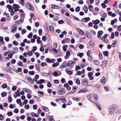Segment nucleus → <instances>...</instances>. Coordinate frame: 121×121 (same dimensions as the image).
Returning <instances> with one entry per match:
<instances>
[{
	"label": "nucleus",
	"mask_w": 121,
	"mask_h": 121,
	"mask_svg": "<svg viewBox=\"0 0 121 121\" xmlns=\"http://www.w3.org/2000/svg\"><path fill=\"white\" fill-rule=\"evenodd\" d=\"M93 97L95 101H97L98 99V95L95 94H93Z\"/></svg>",
	"instance_id": "nucleus-17"
},
{
	"label": "nucleus",
	"mask_w": 121,
	"mask_h": 121,
	"mask_svg": "<svg viewBox=\"0 0 121 121\" xmlns=\"http://www.w3.org/2000/svg\"><path fill=\"white\" fill-rule=\"evenodd\" d=\"M114 37V33L113 32L111 34V36L109 37V38L110 39H113Z\"/></svg>",
	"instance_id": "nucleus-39"
},
{
	"label": "nucleus",
	"mask_w": 121,
	"mask_h": 121,
	"mask_svg": "<svg viewBox=\"0 0 121 121\" xmlns=\"http://www.w3.org/2000/svg\"><path fill=\"white\" fill-rule=\"evenodd\" d=\"M59 65V62H57L56 63L53 64L52 65V67H56L57 66H58Z\"/></svg>",
	"instance_id": "nucleus-27"
},
{
	"label": "nucleus",
	"mask_w": 121,
	"mask_h": 121,
	"mask_svg": "<svg viewBox=\"0 0 121 121\" xmlns=\"http://www.w3.org/2000/svg\"><path fill=\"white\" fill-rule=\"evenodd\" d=\"M32 51H29L27 53V55L29 56H31L33 54V53L32 52Z\"/></svg>",
	"instance_id": "nucleus-47"
},
{
	"label": "nucleus",
	"mask_w": 121,
	"mask_h": 121,
	"mask_svg": "<svg viewBox=\"0 0 121 121\" xmlns=\"http://www.w3.org/2000/svg\"><path fill=\"white\" fill-rule=\"evenodd\" d=\"M77 87L76 86H73V91H72V92L71 93H75L76 91H75V90L76 89H77Z\"/></svg>",
	"instance_id": "nucleus-37"
},
{
	"label": "nucleus",
	"mask_w": 121,
	"mask_h": 121,
	"mask_svg": "<svg viewBox=\"0 0 121 121\" xmlns=\"http://www.w3.org/2000/svg\"><path fill=\"white\" fill-rule=\"evenodd\" d=\"M88 99L92 103H94V101L92 100L93 98L91 94H88L87 96Z\"/></svg>",
	"instance_id": "nucleus-12"
},
{
	"label": "nucleus",
	"mask_w": 121,
	"mask_h": 121,
	"mask_svg": "<svg viewBox=\"0 0 121 121\" xmlns=\"http://www.w3.org/2000/svg\"><path fill=\"white\" fill-rule=\"evenodd\" d=\"M37 49V47L36 46H34L33 47V49L31 50V51L35 52V51Z\"/></svg>",
	"instance_id": "nucleus-42"
},
{
	"label": "nucleus",
	"mask_w": 121,
	"mask_h": 121,
	"mask_svg": "<svg viewBox=\"0 0 121 121\" xmlns=\"http://www.w3.org/2000/svg\"><path fill=\"white\" fill-rule=\"evenodd\" d=\"M26 31L25 29H23L21 31V33L22 34H24L26 33Z\"/></svg>",
	"instance_id": "nucleus-62"
},
{
	"label": "nucleus",
	"mask_w": 121,
	"mask_h": 121,
	"mask_svg": "<svg viewBox=\"0 0 121 121\" xmlns=\"http://www.w3.org/2000/svg\"><path fill=\"white\" fill-rule=\"evenodd\" d=\"M65 93V90L63 88H61L57 91V93L59 95H61Z\"/></svg>",
	"instance_id": "nucleus-3"
},
{
	"label": "nucleus",
	"mask_w": 121,
	"mask_h": 121,
	"mask_svg": "<svg viewBox=\"0 0 121 121\" xmlns=\"http://www.w3.org/2000/svg\"><path fill=\"white\" fill-rule=\"evenodd\" d=\"M52 50L55 53H57L58 52L57 50L55 48H53L52 49Z\"/></svg>",
	"instance_id": "nucleus-60"
},
{
	"label": "nucleus",
	"mask_w": 121,
	"mask_h": 121,
	"mask_svg": "<svg viewBox=\"0 0 121 121\" xmlns=\"http://www.w3.org/2000/svg\"><path fill=\"white\" fill-rule=\"evenodd\" d=\"M20 7L17 4H14L13 5V8L14 9L15 12L19 10Z\"/></svg>",
	"instance_id": "nucleus-2"
},
{
	"label": "nucleus",
	"mask_w": 121,
	"mask_h": 121,
	"mask_svg": "<svg viewBox=\"0 0 121 121\" xmlns=\"http://www.w3.org/2000/svg\"><path fill=\"white\" fill-rule=\"evenodd\" d=\"M12 29L11 30V32H13L14 31L16 30L17 29L16 25H13L12 26Z\"/></svg>",
	"instance_id": "nucleus-20"
},
{
	"label": "nucleus",
	"mask_w": 121,
	"mask_h": 121,
	"mask_svg": "<svg viewBox=\"0 0 121 121\" xmlns=\"http://www.w3.org/2000/svg\"><path fill=\"white\" fill-rule=\"evenodd\" d=\"M93 63L95 65H99V60H94L93 61Z\"/></svg>",
	"instance_id": "nucleus-29"
},
{
	"label": "nucleus",
	"mask_w": 121,
	"mask_h": 121,
	"mask_svg": "<svg viewBox=\"0 0 121 121\" xmlns=\"http://www.w3.org/2000/svg\"><path fill=\"white\" fill-rule=\"evenodd\" d=\"M100 39H101L103 42L105 43H107L108 41V39L106 38H104L102 37Z\"/></svg>",
	"instance_id": "nucleus-8"
},
{
	"label": "nucleus",
	"mask_w": 121,
	"mask_h": 121,
	"mask_svg": "<svg viewBox=\"0 0 121 121\" xmlns=\"http://www.w3.org/2000/svg\"><path fill=\"white\" fill-rule=\"evenodd\" d=\"M7 8L8 9L9 11H11L13 9L12 8V6L10 5H8L7 6Z\"/></svg>",
	"instance_id": "nucleus-24"
},
{
	"label": "nucleus",
	"mask_w": 121,
	"mask_h": 121,
	"mask_svg": "<svg viewBox=\"0 0 121 121\" xmlns=\"http://www.w3.org/2000/svg\"><path fill=\"white\" fill-rule=\"evenodd\" d=\"M37 42L38 43H42V41L40 40V38L39 37H37Z\"/></svg>",
	"instance_id": "nucleus-25"
},
{
	"label": "nucleus",
	"mask_w": 121,
	"mask_h": 121,
	"mask_svg": "<svg viewBox=\"0 0 121 121\" xmlns=\"http://www.w3.org/2000/svg\"><path fill=\"white\" fill-rule=\"evenodd\" d=\"M68 46L66 45H64L63 47V49L64 51L65 52L66 51V48H67Z\"/></svg>",
	"instance_id": "nucleus-34"
},
{
	"label": "nucleus",
	"mask_w": 121,
	"mask_h": 121,
	"mask_svg": "<svg viewBox=\"0 0 121 121\" xmlns=\"http://www.w3.org/2000/svg\"><path fill=\"white\" fill-rule=\"evenodd\" d=\"M46 61L48 63H50V59L49 58H47L46 59Z\"/></svg>",
	"instance_id": "nucleus-63"
},
{
	"label": "nucleus",
	"mask_w": 121,
	"mask_h": 121,
	"mask_svg": "<svg viewBox=\"0 0 121 121\" xmlns=\"http://www.w3.org/2000/svg\"><path fill=\"white\" fill-rule=\"evenodd\" d=\"M99 20H95L93 21V24H98L99 23Z\"/></svg>",
	"instance_id": "nucleus-32"
},
{
	"label": "nucleus",
	"mask_w": 121,
	"mask_h": 121,
	"mask_svg": "<svg viewBox=\"0 0 121 121\" xmlns=\"http://www.w3.org/2000/svg\"><path fill=\"white\" fill-rule=\"evenodd\" d=\"M117 43V41L116 40L112 44V47H114L116 44Z\"/></svg>",
	"instance_id": "nucleus-44"
},
{
	"label": "nucleus",
	"mask_w": 121,
	"mask_h": 121,
	"mask_svg": "<svg viewBox=\"0 0 121 121\" xmlns=\"http://www.w3.org/2000/svg\"><path fill=\"white\" fill-rule=\"evenodd\" d=\"M104 89L105 91L106 92L108 91L109 90V89L108 87L106 86H105L104 87Z\"/></svg>",
	"instance_id": "nucleus-38"
},
{
	"label": "nucleus",
	"mask_w": 121,
	"mask_h": 121,
	"mask_svg": "<svg viewBox=\"0 0 121 121\" xmlns=\"http://www.w3.org/2000/svg\"><path fill=\"white\" fill-rule=\"evenodd\" d=\"M9 12L11 13L10 14L12 16H13V15L14 13V12L13 11V9L12 10V11H9Z\"/></svg>",
	"instance_id": "nucleus-54"
},
{
	"label": "nucleus",
	"mask_w": 121,
	"mask_h": 121,
	"mask_svg": "<svg viewBox=\"0 0 121 121\" xmlns=\"http://www.w3.org/2000/svg\"><path fill=\"white\" fill-rule=\"evenodd\" d=\"M17 88V87L16 86H13L12 88V91H14Z\"/></svg>",
	"instance_id": "nucleus-61"
},
{
	"label": "nucleus",
	"mask_w": 121,
	"mask_h": 121,
	"mask_svg": "<svg viewBox=\"0 0 121 121\" xmlns=\"http://www.w3.org/2000/svg\"><path fill=\"white\" fill-rule=\"evenodd\" d=\"M22 89L27 93H31V91L29 89L26 88H23Z\"/></svg>",
	"instance_id": "nucleus-21"
},
{
	"label": "nucleus",
	"mask_w": 121,
	"mask_h": 121,
	"mask_svg": "<svg viewBox=\"0 0 121 121\" xmlns=\"http://www.w3.org/2000/svg\"><path fill=\"white\" fill-rule=\"evenodd\" d=\"M94 103H95V104L96 105L97 107V108L100 110H102V108L100 105L99 104L97 103H96L95 102H94Z\"/></svg>",
	"instance_id": "nucleus-16"
},
{
	"label": "nucleus",
	"mask_w": 121,
	"mask_h": 121,
	"mask_svg": "<svg viewBox=\"0 0 121 121\" xmlns=\"http://www.w3.org/2000/svg\"><path fill=\"white\" fill-rule=\"evenodd\" d=\"M41 65L43 66H46L47 65V64L45 62H42L41 64Z\"/></svg>",
	"instance_id": "nucleus-49"
},
{
	"label": "nucleus",
	"mask_w": 121,
	"mask_h": 121,
	"mask_svg": "<svg viewBox=\"0 0 121 121\" xmlns=\"http://www.w3.org/2000/svg\"><path fill=\"white\" fill-rule=\"evenodd\" d=\"M59 100H60L63 103H65L66 102V100L65 98L63 97H62L60 98L59 99Z\"/></svg>",
	"instance_id": "nucleus-19"
},
{
	"label": "nucleus",
	"mask_w": 121,
	"mask_h": 121,
	"mask_svg": "<svg viewBox=\"0 0 121 121\" xmlns=\"http://www.w3.org/2000/svg\"><path fill=\"white\" fill-rule=\"evenodd\" d=\"M42 108L44 111H45L48 112V108L45 106H42Z\"/></svg>",
	"instance_id": "nucleus-30"
},
{
	"label": "nucleus",
	"mask_w": 121,
	"mask_h": 121,
	"mask_svg": "<svg viewBox=\"0 0 121 121\" xmlns=\"http://www.w3.org/2000/svg\"><path fill=\"white\" fill-rule=\"evenodd\" d=\"M35 54L36 56V57L37 58L38 56L40 55V54L38 52H36L35 53Z\"/></svg>",
	"instance_id": "nucleus-57"
},
{
	"label": "nucleus",
	"mask_w": 121,
	"mask_h": 121,
	"mask_svg": "<svg viewBox=\"0 0 121 121\" xmlns=\"http://www.w3.org/2000/svg\"><path fill=\"white\" fill-rule=\"evenodd\" d=\"M10 52V51H9L8 52H5L3 53V55L4 56H6L8 53Z\"/></svg>",
	"instance_id": "nucleus-55"
},
{
	"label": "nucleus",
	"mask_w": 121,
	"mask_h": 121,
	"mask_svg": "<svg viewBox=\"0 0 121 121\" xmlns=\"http://www.w3.org/2000/svg\"><path fill=\"white\" fill-rule=\"evenodd\" d=\"M51 7L53 9H59L58 6L54 4L52 5H51Z\"/></svg>",
	"instance_id": "nucleus-23"
},
{
	"label": "nucleus",
	"mask_w": 121,
	"mask_h": 121,
	"mask_svg": "<svg viewBox=\"0 0 121 121\" xmlns=\"http://www.w3.org/2000/svg\"><path fill=\"white\" fill-rule=\"evenodd\" d=\"M80 9V7L79 6L77 7L75 9V10L77 12H78L79 11Z\"/></svg>",
	"instance_id": "nucleus-50"
},
{
	"label": "nucleus",
	"mask_w": 121,
	"mask_h": 121,
	"mask_svg": "<svg viewBox=\"0 0 121 121\" xmlns=\"http://www.w3.org/2000/svg\"><path fill=\"white\" fill-rule=\"evenodd\" d=\"M107 62L106 61H104L102 62V64L101 65V66L103 67H104L107 65Z\"/></svg>",
	"instance_id": "nucleus-22"
},
{
	"label": "nucleus",
	"mask_w": 121,
	"mask_h": 121,
	"mask_svg": "<svg viewBox=\"0 0 121 121\" xmlns=\"http://www.w3.org/2000/svg\"><path fill=\"white\" fill-rule=\"evenodd\" d=\"M24 107L26 109H28L29 108V106L28 105H26L24 106Z\"/></svg>",
	"instance_id": "nucleus-64"
},
{
	"label": "nucleus",
	"mask_w": 121,
	"mask_h": 121,
	"mask_svg": "<svg viewBox=\"0 0 121 121\" xmlns=\"http://www.w3.org/2000/svg\"><path fill=\"white\" fill-rule=\"evenodd\" d=\"M35 68L36 69L38 72L40 71V70L39 68V65H35Z\"/></svg>",
	"instance_id": "nucleus-31"
},
{
	"label": "nucleus",
	"mask_w": 121,
	"mask_h": 121,
	"mask_svg": "<svg viewBox=\"0 0 121 121\" xmlns=\"http://www.w3.org/2000/svg\"><path fill=\"white\" fill-rule=\"evenodd\" d=\"M7 95L6 93L5 92H4L2 93L1 94V95L3 97L6 96Z\"/></svg>",
	"instance_id": "nucleus-56"
},
{
	"label": "nucleus",
	"mask_w": 121,
	"mask_h": 121,
	"mask_svg": "<svg viewBox=\"0 0 121 121\" xmlns=\"http://www.w3.org/2000/svg\"><path fill=\"white\" fill-rule=\"evenodd\" d=\"M35 113L34 112H31L30 113V115L32 117H35Z\"/></svg>",
	"instance_id": "nucleus-53"
},
{
	"label": "nucleus",
	"mask_w": 121,
	"mask_h": 121,
	"mask_svg": "<svg viewBox=\"0 0 121 121\" xmlns=\"http://www.w3.org/2000/svg\"><path fill=\"white\" fill-rule=\"evenodd\" d=\"M83 9L86 13H87L88 11V8L86 6L84 5V6L83 7Z\"/></svg>",
	"instance_id": "nucleus-26"
},
{
	"label": "nucleus",
	"mask_w": 121,
	"mask_h": 121,
	"mask_svg": "<svg viewBox=\"0 0 121 121\" xmlns=\"http://www.w3.org/2000/svg\"><path fill=\"white\" fill-rule=\"evenodd\" d=\"M26 7L28 9L30 10L33 11V9L32 6L29 3H27L26 4Z\"/></svg>",
	"instance_id": "nucleus-7"
},
{
	"label": "nucleus",
	"mask_w": 121,
	"mask_h": 121,
	"mask_svg": "<svg viewBox=\"0 0 121 121\" xmlns=\"http://www.w3.org/2000/svg\"><path fill=\"white\" fill-rule=\"evenodd\" d=\"M44 26L46 30H47V31H48V25L46 24H45Z\"/></svg>",
	"instance_id": "nucleus-43"
},
{
	"label": "nucleus",
	"mask_w": 121,
	"mask_h": 121,
	"mask_svg": "<svg viewBox=\"0 0 121 121\" xmlns=\"http://www.w3.org/2000/svg\"><path fill=\"white\" fill-rule=\"evenodd\" d=\"M13 56V55L11 53H9L8 55V57L10 58H12V57Z\"/></svg>",
	"instance_id": "nucleus-52"
},
{
	"label": "nucleus",
	"mask_w": 121,
	"mask_h": 121,
	"mask_svg": "<svg viewBox=\"0 0 121 121\" xmlns=\"http://www.w3.org/2000/svg\"><path fill=\"white\" fill-rule=\"evenodd\" d=\"M67 66V65L65 62L63 63L60 66L61 68H66Z\"/></svg>",
	"instance_id": "nucleus-10"
},
{
	"label": "nucleus",
	"mask_w": 121,
	"mask_h": 121,
	"mask_svg": "<svg viewBox=\"0 0 121 121\" xmlns=\"http://www.w3.org/2000/svg\"><path fill=\"white\" fill-rule=\"evenodd\" d=\"M45 80L44 79H41L38 82V83L40 84L42 83H44L45 82Z\"/></svg>",
	"instance_id": "nucleus-35"
},
{
	"label": "nucleus",
	"mask_w": 121,
	"mask_h": 121,
	"mask_svg": "<svg viewBox=\"0 0 121 121\" xmlns=\"http://www.w3.org/2000/svg\"><path fill=\"white\" fill-rule=\"evenodd\" d=\"M27 79L31 83H33V80L30 77H27Z\"/></svg>",
	"instance_id": "nucleus-36"
},
{
	"label": "nucleus",
	"mask_w": 121,
	"mask_h": 121,
	"mask_svg": "<svg viewBox=\"0 0 121 121\" xmlns=\"http://www.w3.org/2000/svg\"><path fill=\"white\" fill-rule=\"evenodd\" d=\"M35 73V72L33 71H30L29 72V74L30 75H33Z\"/></svg>",
	"instance_id": "nucleus-48"
},
{
	"label": "nucleus",
	"mask_w": 121,
	"mask_h": 121,
	"mask_svg": "<svg viewBox=\"0 0 121 121\" xmlns=\"http://www.w3.org/2000/svg\"><path fill=\"white\" fill-rule=\"evenodd\" d=\"M18 65L20 66H21L23 65V63L22 61H19L18 63Z\"/></svg>",
	"instance_id": "nucleus-46"
},
{
	"label": "nucleus",
	"mask_w": 121,
	"mask_h": 121,
	"mask_svg": "<svg viewBox=\"0 0 121 121\" xmlns=\"http://www.w3.org/2000/svg\"><path fill=\"white\" fill-rule=\"evenodd\" d=\"M76 30L80 35H84V32L83 30L78 28H77Z\"/></svg>",
	"instance_id": "nucleus-9"
},
{
	"label": "nucleus",
	"mask_w": 121,
	"mask_h": 121,
	"mask_svg": "<svg viewBox=\"0 0 121 121\" xmlns=\"http://www.w3.org/2000/svg\"><path fill=\"white\" fill-rule=\"evenodd\" d=\"M93 74V73L92 72H91L88 73V75L89 77L90 80H91L93 79L94 78L92 76Z\"/></svg>",
	"instance_id": "nucleus-6"
},
{
	"label": "nucleus",
	"mask_w": 121,
	"mask_h": 121,
	"mask_svg": "<svg viewBox=\"0 0 121 121\" xmlns=\"http://www.w3.org/2000/svg\"><path fill=\"white\" fill-rule=\"evenodd\" d=\"M49 28L51 31L52 32H53L54 31V29L53 27L52 26H50L49 27Z\"/></svg>",
	"instance_id": "nucleus-40"
},
{
	"label": "nucleus",
	"mask_w": 121,
	"mask_h": 121,
	"mask_svg": "<svg viewBox=\"0 0 121 121\" xmlns=\"http://www.w3.org/2000/svg\"><path fill=\"white\" fill-rule=\"evenodd\" d=\"M64 22V21L63 20H60L58 21V23L59 24H63Z\"/></svg>",
	"instance_id": "nucleus-58"
},
{
	"label": "nucleus",
	"mask_w": 121,
	"mask_h": 121,
	"mask_svg": "<svg viewBox=\"0 0 121 121\" xmlns=\"http://www.w3.org/2000/svg\"><path fill=\"white\" fill-rule=\"evenodd\" d=\"M2 86L3 88H5L7 87V85L6 84H4L2 85Z\"/></svg>",
	"instance_id": "nucleus-59"
},
{
	"label": "nucleus",
	"mask_w": 121,
	"mask_h": 121,
	"mask_svg": "<svg viewBox=\"0 0 121 121\" xmlns=\"http://www.w3.org/2000/svg\"><path fill=\"white\" fill-rule=\"evenodd\" d=\"M68 64L70 68H72L74 66L73 62L71 61H69L68 62Z\"/></svg>",
	"instance_id": "nucleus-11"
},
{
	"label": "nucleus",
	"mask_w": 121,
	"mask_h": 121,
	"mask_svg": "<svg viewBox=\"0 0 121 121\" xmlns=\"http://www.w3.org/2000/svg\"><path fill=\"white\" fill-rule=\"evenodd\" d=\"M80 69V67L79 65H77L75 67V71H77L79 69Z\"/></svg>",
	"instance_id": "nucleus-41"
},
{
	"label": "nucleus",
	"mask_w": 121,
	"mask_h": 121,
	"mask_svg": "<svg viewBox=\"0 0 121 121\" xmlns=\"http://www.w3.org/2000/svg\"><path fill=\"white\" fill-rule=\"evenodd\" d=\"M90 18L89 17H88L83 18L82 19V21H83L84 22H87L90 21Z\"/></svg>",
	"instance_id": "nucleus-14"
},
{
	"label": "nucleus",
	"mask_w": 121,
	"mask_h": 121,
	"mask_svg": "<svg viewBox=\"0 0 121 121\" xmlns=\"http://www.w3.org/2000/svg\"><path fill=\"white\" fill-rule=\"evenodd\" d=\"M118 108V106L116 104H112L110 106L108 109L109 114L111 115H113Z\"/></svg>",
	"instance_id": "nucleus-1"
},
{
	"label": "nucleus",
	"mask_w": 121,
	"mask_h": 121,
	"mask_svg": "<svg viewBox=\"0 0 121 121\" xmlns=\"http://www.w3.org/2000/svg\"><path fill=\"white\" fill-rule=\"evenodd\" d=\"M79 48L80 49H82L84 48V46L82 44L79 45Z\"/></svg>",
	"instance_id": "nucleus-51"
},
{
	"label": "nucleus",
	"mask_w": 121,
	"mask_h": 121,
	"mask_svg": "<svg viewBox=\"0 0 121 121\" xmlns=\"http://www.w3.org/2000/svg\"><path fill=\"white\" fill-rule=\"evenodd\" d=\"M16 102L18 104H19V105L21 106H23V105H21V104H22V103L21 102L20 99H17L16 100Z\"/></svg>",
	"instance_id": "nucleus-28"
},
{
	"label": "nucleus",
	"mask_w": 121,
	"mask_h": 121,
	"mask_svg": "<svg viewBox=\"0 0 121 121\" xmlns=\"http://www.w3.org/2000/svg\"><path fill=\"white\" fill-rule=\"evenodd\" d=\"M103 32L102 30H100L98 31V35H97V37L99 39L101 38L102 37H101V35L103 34Z\"/></svg>",
	"instance_id": "nucleus-15"
},
{
	"label": "nucleus",
	"mask_w": 121,
	"mask_h": 121,
	"mask_svg": "<svg viewBox=\"0 0 121 121\" xmlns=\"http://www.w3.org/2000/svg\"><path fill=\"white\" fill-rule=\"evenodd\" d=\"M91 33L93 35H94L96 34V32L93 30H91Z\"/></svg>",
	"instance_id": "nucleus-45"
},
{
	"label": "nucleus",
	"mask_w": 121,
	"mask_h": 121,
	"mask_svg": "<svg viewBox=\"0 0 121 121\" xmlns=\"http://www.w3.org/2000/svg\"><path fill=\"white\" fill-rule=\"evenodd\" d=\"M83 54L82 53H78L77 54V56H79L81 58L83 55Z\"/></svg>",
	"instance_id": "nucleus-33"
},
{
	"label": "nucleus",
	"mask_w": 121,
	"mask_h": 121,
	"mask_svg": "<svg viewBox=\"0 0 121 121\" xmlns=\"http://www.w3.org/2000/svg\"><path fill=\"white\" fill-rule=\"evenodd\" d=\"M83 84L85 86H87L89 83V80L86 78H84L82 80Z\"/></svg>",
	"instance_id": "nucleus-4"
},
{
	"label": "nucleus",
	"mask_w": 121,
	"mask_h": 121,
	"mask_svg": "<svg viewBox=\"0 0 121 121\" xmlns=\"http://www.w3.org/2000/svg\"><path fill=\"white\" fill-rule=\"evenodd\" d=\"M85 36L87 38L89 39L92 38L91 35L90 34L89 32L88 31H86L85 32Z\"/></svg>",
	"instance_id": "nucleus-5"
},
{
	"label": "nucleus",
	"mask_w": 121,
	"mask_h": 121,
	"mask_svg": "<svg viewBox=\"0 0 121 121\" xmlns=\"http://www.w3.org/2000/svg\"><path fill=\"white\" fill-rule=\"evenodd\" d=\"M101 82L102 84L103 85H104L106 83V80L104 77H103L102 78Z\"/></svg>",
	"instance_id": "nucleus-13"
},
{
	"label": "nucleus",
	"mask_w": 121,
	"mask_h": 121,
	"mask_svg": "<svg viewBox=\"0 0 121 121\" xmlns=\"http://www.w3.org/2000/svg\"><path fill=\"white\" fill-rule=\"evenodd\" d=\"M108 14L109 16H112V17H114L116 16V13H112L111 12H108Z\"/></svg>",
	"instance_id": "nucleus-18"
}]
</instances>
